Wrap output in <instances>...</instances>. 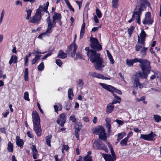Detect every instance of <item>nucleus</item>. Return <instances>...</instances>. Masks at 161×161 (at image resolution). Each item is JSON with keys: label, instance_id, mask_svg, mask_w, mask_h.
<instances>
[{"label": "nucleus", "instance_id": "f257e3e1", "mask_svg": "<svg viewBox=\"0 0 161 161\" xmlns=\"http://www.w3.org/2000/svg\"><path fill=\"white\" fill-rule=\"evenodd\" d=\"M146 6L150 7V3L147 0H137V4L135 11L133 13L132 18L130 19L128 22L130 23L133 20V18H135L136 22L140 24V16L142 15V12L146 9Z\"/></svg>", "mask_w": 161, "mask_h": 161}, {"label": "nucleus", "instance_id": "f03ea898", "mask_svg": "<svg viewBox=\"0 0 161 161\" xmlns=\"http://www.w3.org/2000/svg\"><path fill=\"white\" fill-rule=\"evenodd\" d=\"M85 50L87 51V56L89 58L91 61L94 64V66L96 69H100L101 68L103 67L104 65L103 64L102 58L100 55L92 50H89V47H86Z\"/></svg>", "mask_w": 161, "mask_h": 161}, {"label": "nucleus", "instance_id": "7ed1b4c3", "mask_svg": "<svg viewBox=\"0 0 161 161\" xmlns=\"http://www.w3.org/2000/svg\"><path fill=\"white\" fill-rule=\"evenodd\" d=\"M32 118L33 124V129L37 135L39 136L42 133V130L40 124L39 116L36 111H33Z\"/></svg>", "mask_w": 161, "mask_h": 161}, {"label": "nucleus", "instance_id": "20e7f679", "mask_svg": "<svg viewBox=\"0 0 161 161\" xmlns=\"http://www.w3.org/2000/svg\"><path fill=\"white\" fill-rule=\"evenodd\" d=\"M142 72H139L136 73L134 75L135 77L134 79V84L136 87L141 88L143 87V84L139 82V77L141 78H147L148 75L150 73V71L146 70H142Z\"/></svg>", "mask_w": 161, "mask_h": 161}, {"label": "nucleus", "instance_id": "39448f33", "mask_svg": "<svg viewBox=\"0 0 161 161\" xmlns=\"http://www.w3.org/2000/svg\"><path fill=\"white\" fill-rule=\"evenodd\" d=\"M93 134L99 136V138L106 143L107 144V136L104 127L98 126L94 128L92 130Z\"/></svg>", "mask_w": 161, "mask_h": 161}, {"label": "nucleus", "instance_id": "423d86ee", "mask_svg": "<svg viewBox=\"0 0 161 161\" xmlns=\"http://www.w3.org/2000/svg\"><path fill=\"white\" fill-rule=\"evenodd\" d=\"M44 4L45 6L44 8L42 7H40L38 8L35 15L31 19V22L36 23L40 20L41 17V14L40 11L41 10H42L46 13L48 12L47 9L49 5V3L47 2L46 4Z\"/></svg>", "mask_w": 161, "mask_h": 161}, {"label": "nucleus", "instance_id": "0eeeda50", "mask_svg": "<svg viewBox=\"0 0 161 161\" xmlns=\"http://www.w3.org/2000/svg\"><path fill=\"white\" fill-rule=\"evenodd\" d=\"M107 144L109 147L111 154L112 156L110 154L102 153V157L103 158L105 161H114L116 159V157L115 154V153L111 145L108 142H107Z\"/></svg>", "mask_w": 161, "mask_h": 161}, {"label": "nucleus", "instance_id": "6e6552de", "mask_svg": "<svg viewBox=\"0 0 161 161\" xmlns=\"http://www.w3.org/2000/svg\"><path fill=\"white\" fill-rule=\"evenodd\" d=\"M140 64V66L142 70H146L150 71L151 68L150 63L148 61L142 59Z\"/></svg>", "mask_w": 161, "mask_h": 161}, {"label": "nucleus", "instance_id": "1a4fd4ad", "mask_svg": "<svg viewBox=\"0 0 161 161\" xmlns=\"http://www.w3.org/2000/svg\"><path fill=\"white\" fill-rule=\"evenodd\" d=\"M91 47L93 49H95L97 51H100L102 49V47L99 43L98 40L94 38L91 39Z\"/></svg>", "mask_w": 161, "mask_h": 161}, {"label": "nucleus", "instance_id": "9d476101", "mask_svg": "<svg viewBox=\"0 0 161 161\" xmlns=\"http://www.w3.org/2000/svg\"><path fill=\"white\" fill-rule=\"evenodd\" d=\"M143 24L144 25H151L153 22V20L151 18V13L149 12L146 13L145 17L142 21Z\"/></svg>", "mask_w": 161, "mask_h": 161}, {"label": "nucleus", "instance_id": "9b49d317", "mask_svg": "<svg viewBox=\"0 0 161 161\" xmlns=\"http://www.w3.org/2000/svg\"><path fill=\"white\" fill-rule=\"evenodd\" d=\"M156 136L153 132H151L148 134H141L140 138L143 139L144 140L147 141H154V137Z\"/></svg>", "mask_w": 161, "mask_h": 161}, {"label": "nucleus", "instance_id": "f8f14e48", "mask_svg": "<svg viewBox=\"0 0 161 161\" xmlns=\"http://www.w3.org/2000/svg\"><path fill=\"white\" fill-rule=\"evenodd\" d=\"M89 75L93 77L97 78L102 79L109 80L110 78L109 77H105L103 75L94 72H90L89 73Z\"/></svg>", "mask_w": 161, "mask_h": 161}, {"label": "nucleus", "instance_id": "ddd939ff", "mask_svg": "<svg viewBox=\"0 0 161 161\" xmlns=\"http://www.w3.org/2000/svg\"><path fill=\"white\" fill-rule=\"evenodd\" d=\"M65 116L66 115L65 114H62L60 115L59 117L58 118L57 120V123L62 127L64 126L65 122Z\"/></svg>", "mask_w": 161, "mask_h": 161}, {"label": "nucleus", "instance_id": "4468645a", "mask_svg": "<svg viewBox=\"0 0 161 161\" xmlns=\"http://www.w3.org/2000/svg\"><path fill=\"white\" fill-rule=\"evenodd\" d=\"M146 35V34L145 32L142 29L141 32L140 34V36H138V42L142 43L143 45H144L145 42Z\"/></svg>", "mask_w": 161, "mask_h": 161}, {"label": "nucleus", "instance_id": "2eb2a0df", "mask_svg": "<svg viewBox=\"0 0 161 161\" xmlns=\"http://www.w3.org/2000/svg\"><path fill=\"white\" fill-rule=\"evenodd\" d=\"M99 84L102 87L107 90V91H115L116 90V91H119L118 90L116 89L114 87L111 86L101 83H100Z\"/></svg>", "mask_w": 161, "mask_h": 161}, {"label": "nucleus", "instance_id": "dca6fc26", "mask_svg": "<svg viewBox=\"0 0 161 161\" xmlns=\"http://www.w3.org/2000/svg\"><path fill=\"white\" fill-rule=\"evenodd\" d=\"M32 153V156L33 159H35L37 158V155H38V152L35 145H32L31 147Z\"/></svg>", "mask_w": 161, "mask_h": 161}, {"label": "nucleus", "instance_id": "f3484780", "mask_svg": "<svg viewBox=\"0 0 161 161\" xmlns=\"http://www.w3.org/2000/svg\"><path fill=\"white\" fill-rule=\"evenodd\" d=\"M53 21H54V26H55V23H56V21L60 20L61 19V16L60 14L56 12L54 13L53 16Z\"/></svg>", "mask_w": 161, "mask_h": 161}, {"label": "nucleus", "instance_id": "a211bd4d", "mask_svg": "<svg viewBox=\"0 0 161 161\" xmlns=\"http://www.w3.org/2000/svg\"><path fill=\"white\" fill-rule=\"evenodd\" d=\"M72 48H73V53L71 54V56L72 57H73L75 56V53L77 48V46L76 45L75 42H73L70 46L68 47V48L69 49H70Z\"/></svg>", "mask_w": 161, "mask_h": 161}, {"label": "nucleus", "instance_id": "6ab92c4d", "mask_svg": "<svg viewBox=\"0 0 161 161\" xmlns=\"http://www.w3.org/2000/svg\"><path fill=\"white\" fill-rule=\"evenodd\" d=\"M16 142L17 145L20 147H23L24 144V142L22 139H20L19 136H17L16 138Z\"/></svg>", "mask_w": 161, "mask_h": 161}, {"label": "nucleus", "instance_id": "aec40b11", "mask_svg": "<svg viewBox=\"0 0 161 161\" xmlns=\"http://www.w3.org/2000/svg\"><path fill=\"white\" fill-rule=\"evenodd\" d=\"M67 57V54L63 52L62 50H60L58 54V58L61 59L65 58Z\"/></svg>", "mask_w": 161, "mask_h": 161}, {"label": "nucleus", "instance_id": "412c9836", "mask_svg": "<svg viewBox=\"0 0 161 161\" xmlns=\"http://www.w3.org/2000/svg\"><path fill=\"white\" fill-rule=\"evenodd\" d=\"M114 106L112 105V104L109 103L107 107L106 112L108 114L110 113L113 111Z\"/></svg>", "mask_w": 161, "mask_h": 161}, {"label": "nucleus", "instance_id": "4be33fe9", "mask_svg": "<svg viewBox=\"0 0 161 161\" xmlns=\"http://www.w3.org/2000/svg\"><path fill=\"white\" fill-rule=\"evenodd\" d=\"M107 57L109 60L110 63L112 64H114V61L113 59V56L110 54L108 50H106Z\"/></svg>", "mask_w": 161, "mask_h": 161}, {"label": "nucleus", "instance_id": "5701e85b", "mask_svg": "<svg viewBox=\"0 0 161 161\" xmlns=\"http://www.w3.org/2000/svg\"><path fill=\"white\" fill-rule=\"evenodd\" d=\"M55 112L58 113V111L61 110L62 109V105L61 104L58 103L56 105H55L54 106Z\"/></svg>", "mask_w": 161, "mask_h": 161}, {"label": "nucleus", "instance_id": "b1692460", "mask_svg": "<svg viewBox=\"0 0 161 161\" xmlns=\"http://www.w3.org/2000/svg\"><path fill=\"white\" fill-rule=\"evenodd\" d=\"M17 62V58L15 55H12L11 56L9 63L10 65H11L13 63H16Z\"/></svg>", "mask_w": 161, "mask_h": 161}, {"label": "nucleus", "instance_id": "393cba45", "mask_svg": "<svg viewBox=\"0 0 161 161\" xmlns=\"http://www.w3.org/2000/svg\"><path fill=\"white\" fill-rule=\"evenodd\" d=\"M85 24L84 22L83 23L82 25V26L81 27L80 31V39L82 38L84 35L85 32Z\"/></svg>", "mask_w": 161, "mask_h": 161}, {"label": "nucleus", "instance_id": "a878e982", "mask_svg": "<svg viewBox=\"0 0 161 161\" xmlns=\"http://www.w3.org/2000/svg\"><path fill=\"white\" fill-rule=\"evenodd\" d=\"M145 45V42H144V44L143 45L142 43H139L138 42V44L135 46V49L137 51H140L142 47Z\"/></svg>", "mask_w": 161, "mask_h": 161}, {"label": "nucleus", "instance_id": "bb28decb", "mask_svg": "<svg viewBox=\"0 0 161 161\" xmlns=\"http://www.w3.org/2000/svg\"><path fill=\"white\" fill-rule=\"evenodd\" d=\"M54 21H53V22H51L50 23H49L48 24V27L47 29V32L48 31H50V32H52V31L51 30V29L52 28L54 27H55L56 26V23H55V26H54Z\"/></svg>", "mask_w": 161, "mask_h": 161}, {"label": "nucleus", "instance_id": "cd10ccee", "mask_svg": "<svg viewBox=\"0 0 161 161\" xmlns=\"http://www.w3.org/2000/svg\"><path fill=\"white\" fill-rule=\"evenodd\" d=\"M97 148L98 150H101V147L103 145V143L99 140H97L95 142Z\"/></svg>", "mask_w": 161, "mask_h": 161}, {"label": "nucleus", "instance_id": "c85d7f7f", "mask_svg": "<svg viewBox=\"0 0 161 161\" xmlns=\"http://www.w3.org/2000/svg\"><path fill=\"white\" fill-rule=\"evenodd\" d=\"M71 106V103L68 102L65 103V106L64 107V109L66 110H69Z\"/></svg>", "mask_w": 161, "mask_h": 161}, {"label": "nucleus", "instance_id": "c756f323", "mask_svg": "<svg viewBox=\"0 0 161 161\" xmlns=\"http://www.w3.org/2000/svg\"><path fill=\"white\" fill-rule=\"evenodd\" d=\"M128 141V140L125 137L120 142V144L122 146H126L127 145Z\"/></svg>", "mask_w": 161, "mask_h": 161}, {"label": "nucleus", "instance_id": "7c9ffc66", "mask_svg": "<svg viewBox=\"0 0 161 161\" xmlns=\"http://www.w3.org/2000/svg\"><path fill=\"white\" fill-rule=\"evenodd\" d=\"M51 136H46V142L47 145L49 146V147L51 146Z\"/></svg>", "mask_w": 161, "mask_h": 161}, {"label": "nucleus", "instance_id": "2f4dec72", "mask_svg": "<svg viewBox=\"0 0 161 161\" xmlns=\"http://www.w3.org/2000/svg\"><path fill=\"white\" fill-rule=\"evenodd\" d=\"M44 68V63L42 62L41 64L38 66L37 67V69L38 71H43Z\"/></svg>", "mask_w": 161, "mask_h": 161}, {"label": "nucleus", "instance_id": "473e14b6", "mask_svg": "<svg viewBox=\"0 0 161 161\" xmlns=\"http://www.w3.org/2000/svg\"><path fill=\"white\" fill-rule=\"evenodd\" d=\"M28 68H26L24 71V79L25 81H27L28 79Z\"/></svg>", "mask_w": 161, "mask_h": 161}, {"label": "nucleus", "instance_id": "72a5a7b5", "mask_svg": "<svg viewBox=\"0 0 161 161\" xmlns=\"http://www.w3.org/2000/svg\"><path fill=\"white\" fill-rule=\"evenodd\" d=\"M7 149L9 152H12L13 151V145L10 142L8 143Z\"/></svg>", "mask_w": 161, "mask_h": 161}, {"label": "nucleus", "instance_id": "f704fd0d", "mask_svg": "<svg viewBox=\"0 0 161 161\" xmlns=\"http://www.w3.org/2000/svg\"><path fill=\"white\" fill-rule=\"evenodd\" d=\"M153 118L156 122H158L161 121L160 116L158 115L154 114L153 115Z\"/></svg>", "mask_w": 161, "mask_h": 161}, {"label": "nucleus", "instance_id": "c9c22d12", "mask_svg": "<svg viewBox=\"0 0 161 161\" xmlns=\"http://www.w3.org/2000/svg\"><path fill=\"white\" fill-rule=\"evenodd\" d=\"M147 48V47H145L144 46L140 50V53L143 55H145Z\"/></svg>", "mask_w": 161, "mask_h": 161}, {"label": "nucleus", "instance_id": "e433bc0d", "mask_svg": "<svg viewBox=\"0 0 161 161\" xmlns=\"http://www.w3.org/2000/svg\"><path fill=\"white\" fill-rule=\"evenodd\" d=\"M77 83L78 86L80 87V88L82 87L83 84V81L82 79H79L77 81Z\"/></svg>", "mask_w": 161, "mask_h": 161}, {"label": "nucleus", "instance_id": "4c0bfd02", "mask_svg": "<svg viewBox=\"0 0 161 161\" xmlns=\"http://www.w3.org/2000/svg\"><path fill=\"white\" fill-rule=\"evenodd\" d=\"M26 12H27L26 19H29L30 18V17L31 15L32 11L31 9H29L26 10Z\"/></svg>", "mask_w": 161, "mask_h": 161}, {"label": "nucleus", "instance_id": "58836bf2", "mask_svg": "<svg viewBox=\"0 0 161 161\" xmlns=\"http://www.w3.org/2000/svg\"><path fill=\"white\" fill-rule=\"evenodd\" d=\"M119 0H113L112 6L114 8H117L118 6V2Z\"/></svg>", "mask_w": 161, "mask_h": 161}, {"label": "nucleus", "instance_id": "ea45409f", "mask_svg": "<svg viewBox=\"0 0 161 161\" xmlns=\"http://www.w3.org/2000/svg\"><path fill=\"white\" fill-rule=\"evenodd\" d=\"M83 161H92L91 156L87 155L84 157Z\"/></svg>", "mask_w": 161, "mask_h": 161}, {"label": "nucleus", "instance_id": "a19ab883", "mask_svg": "<svg viewBox=\"0 0 161 161\" xmlns=\"http://www.w3.org/2000/svg\"><path fill=\"white\" fill-rule=\"evenodd\" d=\"M96 14L98 18H101L102 17V14L100 10L98 8H97L96 9Z\"/></svg>", "mask_w": 161, "mask_h": 161}, {"label": "nucleus", "instance_id": "79ce46f5", "mask_svg": "<svg viewBox=\"0 0 161 161\" xmlns=\"http://www.w3.org/2000/svg\"><path fill=\"white\" fill-rule=\"evenodd\" d=\"M5 14V11L4 9H3L1 13L0 17V23H1L2 22L3 19L4 15Z\"/></svg>", "mask_w": 161, "mask_h": 161}, {"label": "nucleus", "instance_id": "37998d69", "mask_svg": "<svg viewBox=\"0 0 161 161\" xmlns=\"http://www.w3.org/2000/svg\"><path fill=\"white\" fill-rule=\"evenodd\" d=\"M24 99L27 101H30V99L29 98V93L27 92H25L24 93Z\"/></svg>", "mask_w": 161, "mask_h": 161}, {"label": "nucleus", "instance_id": "c03bdc74", "mask_svg": "<svg viewBox=\"0 0 161 161\" xmlns=\"http://www.w3.org/2000/svg\"><path fill=\"white\" fill-rule=\"evenodd\" d=\"M126 135V133L124 132H122L121 133L118 134L117 135V137L119 138V136L122 139Z\"/></svg>", "mask_w": 161, "mask_h": 161}, {"label": "nucleus", "instance_id": "a18cd8bd", "mask_svg": "<svg viewBox=\"0 0 161 161\" xmlns=\"http://www.w3.org/2000/svg\"><path fill=\"white\" fill-rule=\"evenodd\" d=\"M28 58L27 56V55H26L24 59V60L25 61V64L24 65L25 66H27L28 65Z\"/></svg>", "mask_w": 161, "mask_h": 161}, {"label": "nucleus", "instance_id": "49530a36", "mask_svg": "<svg viewBox=\"0 0 161 161\" xmlns=\"http://www.w3.org/2000/svg\"><path fill=\"white\" fill-rule=\"evenodd\" d=\"M127 64L129 66H132L133 63L131 59H127L126 60Z\"/></svg>", "mask_w": 161, "mask_h": 161}, {"label": "nucleus", "instance_id": "de8ad7c7", "mask_svg": "<svg viewBox=\"0 0 161 161\" xmlns=\"http://www.w3.org/2000/svg\"><path fill=\"white\" fill-rule=\"evenodd\" d=\"M134 26H131L130 28L128 29V33L129 34L130 36H131V35L132 34V32L134 31Z\"/></svg>", "mask_w": 161, "mask_h": 161}, {"label": "nucleus", "instance_id": "09e8293b", "mask_svg": "<svg viewBox=\"0 0 161 161\" xmlns=\"http://www.w3.org/2000/svg\"><path fill=\"white\" fill-rule=\"evenodd\" d=\"M141 59L142 58H135L133 59H132L131 60L134 64L135 63L137 62H139L140 63Z\"/></svg>", "mask_w": 161, "mask_h": 161}, {"label": "nucleus", "instance_id": "8fccbe9b", "mask_svg": "<svg viewBox=\"0 0 161 161\" xmlns=\"http://www.w3.org/2000/svg\"><path fill=\"white\" fill-rule=\"evenodd\" d=\"M69 98L71 100L73 99L72 97L73 96V91H68V94Z\"/></svg>", "mask_w": 161, "mask_h": 161}, {"label": "nucleus", "instance_id": "3c124183", "mask_svg": "<svg viewBox=\"0 0 161 161\" xmlns=\"http://www.w3.org/2000/svg\"><path fill=\"white\" fill-rule=\"evenodd\" d=\"M69 119L72 121V122H75L76 119L75 118V116L72 115L69 117Z\"/></svg>", "mask_w": 161, "mask_h": 161}, {"label": "nucleus", "instance_id": "603ef678", "mask_svg": "<svg viewBox=\"0 0 161 161\" xmlns=\"http://www.w3.org/2000/svg\"><path fill=\"white\" fill-rule=\"evenodd\" d=\"M56 63L59 67H60L63 64L62 62L59 59H56Z\"/></svg>", "mask_w": 161, "mask_h": 161}, {"label": "nucleus", "instance_id": "864d4df0", "mask_svg": "<svg viewBox=\"0 0 161 161\" xmlns=\"http://www.w3.org/2000/svg\"><path fill=\"white\" fill-rule=\"evenodd\" d=\"M51 33V32L49 31L47 32V30L46 32L42 33V34L43 36V37H45L46 36H48Z\"/></svg>", "mask_w": 161, "mask_h": 161}, {"label": "nucleus", "instance_id": "5fc2aeb1", "mask_svg": "<svg viewBox=\"0 0 161 161\" xmlns=\"http://www.w3.org/2000/svg\"><path fill=\"white\" fill-rule=\"evenodd\" d=\"M82 57L81 55V54L80 53H77L76 54V57L75 58V60H77V59H82Z\"/></svg>", "mask_w": 161, "mask_h": 161}, {"label": "nucleus", "instance_id": "6e6d98bb", "mask_svg": "<svg viewBox=\"0 0 161 161\" xmlns=\"http://www.w3.org/2000/svg\"><path fill=\"white\" fill-rule=\"evenodd\" d=\"M52 54V52H49L47 54H46L42 58V59L43 60H44L45 58H47L48 57L51 56Z\"/></svg>", "mask_w": 161, "mask_h": 161}, {"label": "nucleus", "instance_id": "4d7b16f0", "mask_svg": "<svg viewBox=\"0 0 161 161\" xmlns=\"http://www.w3.org/2000/svg\"><path fill=\"white\" fill-rule=\"evenodd\" d=\"M69 147L68 145H63L62 148L66 151H68L69 149Z\"/></svg>", "mask_w": 161, "mask_h": 161}, {"label": "nucleus", "instance_id": "13d9d810", "mask_svg": "<svg viewBox=\"0 0 161 161\" xmlns=\"http://www.w3.org/2000/svg\"><path fill=\"white\" fill-rule=\"evenodd\" d=\"M111 92H112V93L113 94V96L115 98H116L119 100H121V98H120V97H119V96H117L116 94H114V92H115L114 91H111Z\"/></svg>", "mask_w": 161, "mask_h": 161}, {"label": "nucleus", "instance_id": "bf43d9fd", "mask_svg": "<svg viewBox=\"0 0 161 161\" xmlns=\"http://www.w3.org/2000/svg\"><path fill=\"white\" fill-rule=\"evenodd\" d=\"M101 150H103L106 153H108V150L106 146H103L101 147Z\"/></svg>", "mask_w": 161, "mask_h": 161}, {"label": "nucleus", "instance_id": "052dcab7", "mask_svg": "<svg viewBox=\"0 0 161 161\" xmlns=\"http://www.w3.org/2000/svg\"><path fill=\"white\" fill-rule=\"evenodd\" d=\"M115 121L117 122L118 124L120 125H122L124 123L122 121L119 119H116Z\"/></svg>", "mask_w": 161, "mask_h": 161}, {"label": "nucleus", "instance_id": "680f3d73", "mask_svg": "<svg viewBox=\"0 0 161 161\" xmlns=\"http://www.w3.org/2000/svg\"><path fill=\"white\" fill-rule=\"evenodd\" d=\"M106 127L107 128L108 131H109L111 128V125L110 124H106Z\"/></svg>", "mask_w": 161, "mask_h": 161}, {"label": "nucleus", "instance_id": "e2e57ef3", "mask_svg": "<svg viewBox=\"0 0 161 161\" xmlns=\"http://www.w3.org/2000/svg\"><path fill=\"white\" fill-rule=\"evenodd\" d=\"M9 113V112L8 110H6L5 112L4 113H3V117L4 118L6 117L7 115Z\"/></svg>", "mask_w": 161, "mask_h": 161}, {"label": "nucleus", "instance_id": "0e129e2a", "mask_svg": "<svg viewBox=\"0 0 161 161\" xmlns=\"http://www.w3.org/2000/svg\"><path fill=\"white\" fill-rule=\"evenodd\" d=\"M67 5L70 10L72 11L73 12H74V9L72 7L70 3L69 4H68Z\"/></svg>", "mask_w": 161, "mask_h": 161}, {"label": "nucleus", "instance_id": "69168bd1", "mask_svg": "<svg viewBox=\"0 0 161 161\" xmlns=\"http://www.w3.org/2000/svg\"><path fill=\"white\" fill-rule=\"evenodd\" d=\"M76 3L79 6V9H80V7L81 6V5L82 4V2L81 1H75Z\"/></svg>", "mask_w": 161, "mask_h": 161}, {"label": "nucleus", "instance_id": "338daca9", "mask_svg": "<svg viewBox=\"0 0 161 161\" xmlns=\"http://www.w3.org/2000/svg\"><path fill=\"white\" fill-rule=\"evenodd\" d=\"M100 27V26L97 27H94L92 28V31L93 32L96 31H97Z\"/></svg>", "mask_w": 161, "mask_h": 161}, {"label": "nucleus", "instance_id": "774afa93", "mask_svg": "<svg viewBox=\"0 0 161 161\" xmlns=\"http://www.w3.org/2000/svg\"><path fill=\"white\" fill-rule=\"evenodd\" d=\"M106 124H110L111 119L109 118H106L105 119Z\"/></svg>", "mask_w": 161, "mask_h": 161}]
</instances>
